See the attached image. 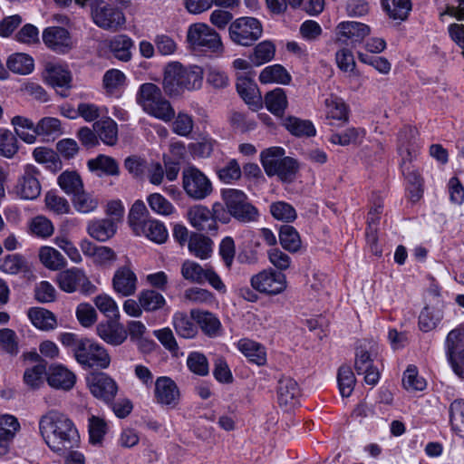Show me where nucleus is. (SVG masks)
Returning <instances> with one entry per match:
<instances>
[{
  "label": "nucleus",
  "instance_id": "13",
  "mask_svg": "<svg viewBox=\"0 0 464 464\" xmlns=\"http://www.w3.org/2000/svg\"><path fill=\"white\" fill-rule=\"evenodd\" d=\"M42 39L48 49L59 54L68 53L74 47L70 32L63 26L46 27L43 31Z\"/></svg>",
  "mask_w": 464,
  "mask_h": 464
},
{
  "label": "nucleus",
  "instance_id": "28",
  "mask_svg": "<svg viewBox=\"0 0 464 464\" xmlns=\"http://www.w3.org/2000/svg\"><path fill=\"white\" fill-rule=\"evenodd\" d=\"M87 166L92 172H95L99 177L102 175L118 176L120 174L118 162L113 158L106 155H99L89 160Z\"/></svg>",
  "mask_w": 464,
  "mask_h": 464
},
{
  "label": "nucleus",
  "instance_id": "45",
  "mask_svg": "<svg viewBox=\"0 0 464 464\" xmlns=\"http://www.w3.org/2000/svg\"><path fill=\"white\" fill-rule=\"evenodd\" d=\"M39 258L42 264L51 270H59L66 266V260L63 256L51 246L41 247Z\"/></svg>",
  "mask_w": 464,
  "mask_h": 464
},
{
  "label": "nucleus",
  "instance_id": "64",
  "mask_svg": "<svg viewBox=\"0 0 464 464\" xmlns=\"http://www.w3.org/2000/svg\"><path fill=\"white\" fill-rule=\"evenodd\" d=\"M34 133L41 136H58L62 134L61 122L57 118H43L35 125Z\"/></svg>",
  "mask_w": 464,
  "mask_h": 464
},
{
  "label": "nucleus",
  "instance_id": "63",
  "mask_svg": "<svg viewBox=\"0 0 464 464\" xmlns=\"http://www.w3.org/2000/svg\"><path fill=\"white\" fill-rule=\"evenodd\" d=\"M126 77L122 72L117 69H111L103 75V87L107 93H115L125 83Z\"/></svg>",
  "mask_w": 464,
  "mask_h": 464
},
{
  "label": "nucleus",
  "instance_id": "53",
  "mask_svg": "<svg viewBox=\"0 0 464 464\" xmlns=\"http://www.w3.org/2000/svg\"><path fill=\"white\" fill-rule=\"evenodd\" d=\"M72 204L74 208L83 214L93 212L99 205V200L92 194L83 190V188L73 196Z\"/></svg>",
  "mask_w": 464,
  "mask_h": 464
},
{
  "label": "nucleus",
  "instance_id": "22",
  "mask_svg": "<svg viewBox=\"0 0 464 464\" xmlns=\"http://www.w3.org/2000/svg\"><path fill=\"white\" fill-rule=\"evenodd\" d=\"M300 389L298 383L291 377L283 376L278 381L277 401L281 407H295L299 402Z\"/></svg>",
  "mask_w": 464,
  "mask_h": 464
},
{
  "label": "nucleus",
  "instance_id": "42",
  "mask_svg": "<svg viewBox=\"0 0 464 464\" xmlns=\"http://www.w3.org/2000/svg\"><path fill=\"white\" fill-rule=\"evenodd\" d=\"M108 431L106 420L101 417L91 415L88 418L89 441L92 445H102Z\"/></svg>",
  "mask_w": 464,
  "mask_h": 464
},
{
  "label": "nucleus",
  "instance_id": "43",
  "mask_svg": "<svg viewBox=\"0 0 464 464\" xmlns=\"http://www.w3.org/2000/svg\"><path fill=\"white\" fill-rule=\"evenodd\" d=\"M259 81L262 83L277 82L281 84H288L291 81V76L282 65L274 64L266 67L260 72Z\"/></svg>",
  "mask_w": 464,
  "mask_h": 464
},
{
  "label": "nucleus",
  "instance_id": "30",
  "mask_svg": "<svg viewBox=\"0 0 464 464\" xmlns=\"http://www.w3.org/2000/svg\"><path fill=\"white\" fill-rule=\"evenodd\" d=\"M283 125L292 135L296 137H313L316 134V130L309 120L288 116L283 121Z\"/></svg>",
  "mask_w": 464,
  "mask_h": 464
},
{
  "label": "nucleus",
  "instance_id": "54",
  "mask_svg": "<svg viewBox=\"0 0 464 464\" xmlns=\"http://www.w3.org/2000/svg\"><path fill=\"white\" fill-rule=\"evenodd\" d=\"M98 310L109 319H119L120 311L115 300L107 294H101L93 298Z\"/></svg>",
  "mask_w": 464,
  "mask_h": 464
},
{
  "label": "nucleus",
  "instance_id": "58",
  "mask_svg": "<svg viewBox=\"0 0 464 464\" xmlns=\"http://www.w3.org/2000/svg\"><path fill=\"white\" fill-rule=\"evenodd\" d=\"M0 270L5 274L16 275L27 270V262L19 254L7 255L0 264Z\"/></svg>",
  "mask_w": 464,
  "mask_h": 464
},
{
  "label": "nucleus",
  "instance_id": "36",
  "mask_svg": "<svg viewBox=\"0 0 464 464\" xmlns=\"http://www.w3.org/2000/svg\"><path fill=\"white\" fill-rule=\"evenodd\" d=\"M285 150L281 147H271L261 152V163L267 176L276 175V167L285 158Z\"/></svg>",
  "mask_w": 464,
  "mask_h": 464
},
{
  "label": "nucleus",
  "instance_id": "8",
  "mask_svg": "<svg viewBox=\"0 0 464 464\" xmlns=\"http://www.w3.org/2000/svg\"><path fill=\"white\" fill-rule=\"evenodd\" d=\"M187 41L194 50L210 51L213 53L222 50L219 34L206 24H191L187 32Z\"/></svg>",
  "mask_w": 464,
  "mask_h": 464
},
{
  "label": "nucleus",
  "instance_id": "48",
  "mask_svg": "<svg viewBox=\"0 0 464 464\" xmlns=\"http://www.w3.org/2000/svg\"><path fill=\"white\" fill-rule=\"evenodd\" d=\"M279 241L283 248L289 252H297L301 248V239L296 229L289 225L282 226Z\"/></svg>",
  "mask_w": 464,
  "mask_h": 464
},
{
  "label": "nucleus",
  "instance_id": "6",
  "mask_svg": "<svg viewBox=\"0 0 464 464\" xmlns=\"http://www.w3.org/2000/svg\"><path fill=\"white\" fill-rule=\"evenodd\" d=\"M222 199L229 214L241 222H253L258 217L257 209L247 201L246 195L238 189L222 190Z\"/></svg>",
  "mask_w": 464,
  "mask_h": 464
},
{
  "label": "nucleus",
  "instance_id": "50",
  "mask_svg": "<svg viewBox=\"0 0 464 464\" xmlns=\"http://www.w3.org/2000/svg\"><path fill=\"white\" fill-rule=\"evenodd\" d=\"M443 313L436 307L426 306L420 312L419 316V326L423 332L433 330L441 321Z\"/></svg>",
  "mask_w": 464,
  "mask_h": 464
},
{
  "label": "nucleus",
  "instance_id": "46",
  "mask_svg": "<svg viewBox=\"0 0 464 464\" xmlns=\"http://www.w3.org/2000/svg\"><path fill=\"white\" fill-rule=\"evenodd\" d=\"M60 188L68 195H75L83 188V182L76 171H63L58 177Z\"/></svg>",
  "mask_w": 464,
  "mask_h": 464
},
{
  "label": "nucleus",
  "instance_id": "59",
  "mask_svg": "<svg viewBox=\"0 0 464 464\" xmlns=\"http://www.w3.org/2000/svg\"><path fill=\"white\" fill-rule=\"evenodd\" d=\"M206 269H204L199 264L186 260L181 266V275L184 279L196 284H202L205 282Z\"/></svg>",
  "mask_w": 464,
  "mask_h": 464
},
{
  "label": "nucleus",
  "instance_id": "16",
  "mask_svg": "<svg viewBox=\"0 0 464 464\" xmlns=\"http://www.w3.org/2000/svg\"><path fill=\"white\" fill-rule=\"evenodd\" d=\"M187 218L189 224L197 230L216 233L218 225L211 210L203 205H194L188 209Z\"/></svg>",
  "mask_w": 464,
  "mask_h": 464
},
{
  "label": "nucleus",
  "instance_id": "44",
  "mask_svg": "<svg viewBox=\"0 0 464 464\" xmlns=\"http://www.w3.org/2000/svg\"><path fill=\"white\" fill-rule=\"evenodd\" d=\"M172 324L179 336L186 339H191L198 334V328L185 313L178 312L174 314Z\"/></svg>",
  "mask_w": 464,
  "mask_h": 464
},
{
  "label": "nucleus",
  "instance_id": "39",
  "mask_svg": "<svg viewBox=\"0 0 464 464\" xmlns=\"http://www.w3.org/2000/svg\"><path fill=\"white\" fill-rule=\"evenodd\" d=\"M238 349L257 365H264L266 362L265 348L256 342L242 339L238 342Z\"/></svg>",
  "mask_w": 464,
  "mask_h": 464
},
{
  "label": "nucleus",
  "instance_id": "32",
  "mask_svg": "<svg viewBox=\"0 0 464 464\" xmlns=\"http://www.w3.org/2000/svg\"><path fill=\"white\" fill-rule=\"evenodd\" d=\"M93 129L97 133V137L109 146H113L118 140V127L117 123L111 118L97 121L93 124Z\"/></svg>",
  "mask_w": 464,
  "mask_h": 464
},
{
  "label": "nucleus",
  "instance_id": "37",
  "mask_svg": "<svg viewBox=\"0 0 464 464\" xmlns=\"http://www.w3.org/2000/svg\"><path fill=\"white\" fill-rule=\"evenodd\" d=\"M138 301L145 312H156L166 305L165 297L153 289L140 291Z\"/></svg>",
  "mask_w": 464,
  "mask_h": 464
},
{
  "label": "nucleus",
  "instance_id": "12",
  "mask_svg": "<svg viewBox=\"0 0 464 464\" xmlns=\"http://www.w3.org/2000/svg\"><path fill=\"white\" fill-rule=\"evenodd\" d=\"M445 347L452 371L460 379H464V343L459 330H452L448 334Z\"/></svg>",
  "mask_w": 464,
  "mask_h": 464
},
{
  "label": "nucleus",
  "instance_id": "51",
  "mask_svg": "<svg viewBox=\"0 0 464 464\" xmlns=\"http://www.w3.org/2000/svg\"><path fill=\"white\" fill-rule=\"evenodd\" d=\"M450 422L452 430L464 437V401L458 399L450 405Z\"/></svg>",
  "mask_w": 464,
  "mask_h": 464
},
{
  "label": "nucleus",
  "instance_id": "10",
  "mask_svg": "<svg viewBox=\"0 0 464 464\" xmlns=\"http://www.w3.org/2000/svg\"><path fill=\"white\" fill-rule=\"evenodd\" d=\"M56 283L59 288L66 293L80 290L85 295H91L96 291V286L89 280L84 271L78 267L61 271L56 276Z\"/></svg>",
  "mask_w": 464,
  "mask_h": 464
},
{
  "label": "nucleus",
  "instance_id": "2",
  "mask_svg": "<svg viewBox=\"0 0 464 464\" xmlns=\"http://www.w3.org/2000/svg\"><path fill=\"white\" fill-rule=\"evenodd\" d=\"M202 83L199 68H186L179 62H171L164 70L163 89L169 96H178L185 90L198 89Z\"/></svg>",
  "mask_w": 464,
  "mask_h": 464
},
{
  "label": "nucleus",
  "instance_id": "33",
  "mask_svg": "<svg viewBox=\"0 0 464 464\" xmlns=\"http://www.w3.org/2000/svg\"><path fill=\"white\" fill-rule=\"evenodd\" d=\"M27 314L31 323L38 329L49 331L56 326L54 314L45 308L32 307L28 310Z\"/></svg>",
  "mask_w": 464,
  "mask_h": 464
},
{
  "label": "nucleus",
  "instance_id": "24",
  "mask_svg": "<svg viewBox=\"0 0 464 464\" xmlns=\"http://www.w3.org/2000/svg\"><path fill=\"white\" fill-rule=\"evenodd\" d=\"M190 315L198 323L202 332L208 337L213 338L221 334V323L214 314L208 311L192 309Z\"/></svg>",
  "mask_w": 464,
  "mask_h": 464
},
{
  "label": "nucleus",
  "instance_id": "34",
  "mask_svg": "<svg viewBox=\"0 0 464 464\" xmlns=\"http://www.w3.org/2000/svg\"><path fill=\"white\" fill-rule=\"evenodd\" d=\"M326 107V117L328 120L336 121L340 123L346 122L349 119V110L343 99L336 96H330L324 102Z\"/></svg>",
  "mask_w": 464,
  "mask_h": 464
},
{
  "label": "nucleus",
  "instance_id": "55",
  "mask_svg": "<svg viewBox=\"0 0 464 464\" xmlns=\"http://www.w3.org/2000/svg\"><path fill=\"white\" fill-rule=\"evenodd\" d=\"M337 381L340 393L343 397H349L354 388L356 379L348 365H342L338 370Z\"/></svg>",
  "mask_w": 464,
  "mask_h": 464
},
{
  "label": "nucleus",
  "instance_id": "21",
  "mask_svg": "<svg viewBox=\"0 0 464 464\" xmlns=\"http://www.w3.org/2000/svg\"><path fill=\"white\" fill-rule=\"evenodd\" d=\"M370 33L371 29L365 24L355 21L342 22L336 27V40L343 44L348 40L361 43Z\"/></svg>",
  "mask_w": 464,
  "mask_h": 464
},
{
  "label": "nucleus",
  "instance_id": "23",
  "mask_svg": "<svg viewBox=\"0 0 464 464\" xmlns=\"http://www.w3.org/2000/svg\"><path fill=\"white\" fill-rule=\"evenodd\" d=\"M236 86L239 96L252 111L262 107V97L254 80L246 76L237 77Z\"/></svg>",
  "mask_w": 464,
  "mask_h": 464
},
{
  "label": "nucleus",
  "instance_id": "57",
  "mask_svg": "<svg viewBox=\"0 0 464 464\" xmlns=\"http://www.w3.org/2000/svg\"><path fill=\"white\" fill-rule=\"evenodd\" d=\"M335 60L339 69L345 72H349L350 78L360 77V72L356 70L353 54L350 50H339L335 54Z\"/></svg>",
  "mask_w": 464,
  "mask_h": 464
},
{
  "label": "nucleus",
  "instance_id": "20",
  "mask_svg": "<svg viewBox=\"0 0 464 464\" xmlns=\"http://www.w3.org/2000/svg\"><path fill=\"white\" fill-rule=\"evenodd\" d=\"M138 278L127 266L118 268L112 277L113 290L122 297L133 295L137 290Z\"/></svg>",
  "mask_w": 464,
  "mask_h": 464
},
{
  "label": "nucleus",
  "instance_id": "1",
  "mask_svg": "<svg viewBox=\"0 0 464 464\" xmlns=\"http://www.w3.org/2000/svg\"><path fill=\"white\" fill-rule=\"evenodd\" d=\"M39 431L53 451L68 450L79 446L80 436L74 424L56 410H51L40 417Z\"/></svg>",
  "mask_w": 464,
  "mask_h": 464
},
{
  "label": "nucleus",
  "instance_id": "56",
  "mask_svg": "<svg viewBox=\"0 0 464 464\" xmlns=\"http://www.w3.org/2000/svg\"><path fill=\"white\" fill-rule=\"evenodd\" d=\"M275 53V45L270 41H263L255 47L250 60L253 64L259 66L270 62L274 58Z\"/></svg>",
  "mask_w": 464,
  "mask_h": 464
},
{
  "label": "nucleus",
  "instance_id": "7",
  "mask_svg": "<svg viewBox=\"0 0 464 464\" xmlns=\"http://www.w3.org/2000/svg\"><path fill=\"white\" fill-rule=\"evenodd\" d=\"M75 360L82 366L106 369L111 363L107 350L93 340L84 338L75 351Z\"/></svg>",
  "mask_w": 464,
  "mask_h": 464
},
{
  "label": "nucleus",
  "instance_id": "49",
  "mask_svg": "<svg viewBox=\"0 0 464 464\" xmlns=\"http://www.w3.org/2000/svg\"><path fill=\"white\" fill-rule=\"evenodd\" d=\"M12 124L14 127L15 133L26 143H34L35 141L34 122L25 117L14 116L12 119Z\"/></svg>",
  "mask_w": 464,
  "mask_h": 464
},
{
  "label": "nucleus",
  "instance_id": "19",
  "mask_svg": "<svg viewBox=\"0 0 464 464\" xmlns=\"http://www.w3.org/2000/svg\"><path fill=\"white\" fill-rule=\"evenodd\" d=\"M116 320L117 319H109L98 324L96 326L98 336L108 344L113 346L123 343L128 336L127 330Z\"/></svg>",
  "mask_w": 464,
  "mask_h": 464
},
{
  "label": "nucleus",
  "instance_id": "52",
  "mask_svg": "<svg viewBox=\"0 0 464 464\" xmlns=\"http://www.w3.org/2000/svg\"><path fill=\"white\" fill-rule=\"evenodd\" d=\"M365 136V130L362 128H348L342 133H334L330 137L333 144L347 146L351 143L360 142Z\"/></svg>",
  "mask_w": 464,
  "mask_h": 464
},
{
  "label": "nucleus",
  "instance_id": "27",
  "mask_svg": "<svg viewBox=\"0 0 464 464\" xmlns=\"http://www.w3.org/2000/svg\"><path fill=\"white\" fill-rule=\"evenodd\" d=\"M87 232L92 238L104 242L114 236L116 225L111 218L95 219L89 222Z\"/></svg>",
  "mask_w": 464,
  "mask_h": 464
},
{
  "label": "nucleus",
  "instance_id": "9",
  "mask_svg": "<svg viewBox=\"0 0 464 464\" xmlns=\"http://www.w3.org/2000/svg\"><path fill=\"white\" fill-rule=\"evenodd\" d=\"M182 188L187 196L194 200H202L213 190L209 179L198 169L187 167L182 171Z\"/></svg>",
  "mask_w": 464,
  "mask_h": 464
},
{
  "label": "nucleus",
  "instance_id": "61",
  "mask_svg": "<svg viewBox=\"0 0 464 464\" xmlns=\"http://www.w3.org/2000/svg\"><path fill=\"white\" fill-rule=\"evenodd\" d=\"M403 387L409 392L423 391L426 387V382L419 376L415 366L410 365L403 373Z\"/></svg>",
  "mask_w": 464,
  "mask_h": 464
},
{
  "label": "nucleus",
  "instance_id": "11",
  "mask_svg": "<svg viewBox=\"0 0 464 464\" xmlns=\"http://www.w3.org/2000/svg\"><path fill=\"white\" fill-rule=\"evenodd\" d=\"M251 286L259 293L276 295L286 287L285 276L272 269L263 270L250 279Z\"/></svg>",
  "mask_w": 464,
  "mask_h": 464
},
{
  "label": "nucleus",
  "instance_id": "35",
  "mask_svg": "<svg viewBox=\"0 0 464 464\" xmlns=\"http://www.w3.org/2000/svg\"><path fill=\"white\" fill-rule=\"evenodd\" d=\"M265 103L271 113L282 117L288 104L285 91L281 88H276L267 92L265 96Z\"/></svg>",
  "mask_w": 464,
  "mask_h": 464
},
{
  "label": "nucleus",
  "instance_id": "14",
  "mask_svg": "<svg viewBox=\"0 0 464 464\" xmlns=\"http://www.w3.org/2000/svg\"><path fill=\"white\" fill-rule=\"evenodd\" d=\"M39 169L31 164L24 167V174L18 179L14 187V192L17 197L23 199L33 200L37 198L42 190L38 177Z\"/></svg>",
  "mask_w": 464,
  "mask_h": 464
},
{
  "label": "nucleus",
  "instance_id": "25",
  "mask_svg": "<svg viewBox=\"0 0 464 464\" xmlns=\"http://www.w3.org/2000/svg\"><path fill=\"white\" fill-rule=\"evenodd\" d=\"M44 79L53 87L71 88L72 74L63 65L47 63L44 69Z\"/></svg>",
  "mask_w": 464,
  "mask_h": 464
},
{
  "label": "nucleus",
  "instance_id": "5",
  "mask_svg": "<svg viewBox=\"0 0 464 464\" xmlns=\"http://www.w3.org/2000/svg\"><path fill=\"white\" fill-rule=\"evenodd\" d=\"M228 33L233 43L248 47L262 36L263 26L258 19L243 16L237 18L230 24Z\"/></svg>",
  "mask_w": 464,
  "mask_h": 464
},
{
  "label": "nucleus",
  "instance_id": "18",
  "mask_svg": "<svg viewBox=\"0 0 464 464\" xmlns=\"http://www.w3.org/2000/svg\"><path fill=\"white\" fill-rule=\"evenodd\" d=\"M46 380L53 389L70 391L76 382V375L63 364H52L47 369Z\"/></svg>",
  "mask_w": 464,
  "mask_h": 464
},
{
  "label": "nucleus",
  "instance_id": "60",
  "mask_svg": "<svg viewBox=\"0 0 464 464\" xmlns=\"http://www.w3.org/2000/svg\"><path fill=\"white\" fill-rule=\"evenodd\" d=\"M152 211L162 216H170L176 212L175 207L160 193L150 194L147 198Z\"/></svg>",
  "mask_w": 464,
  "mask_h": 464
},
{
  "label": "nucleus",
  "instance_id": "3",
  "mask_svg": "<svg viewBox=\"0 0 464 464\" xmlns=\"http://www.w3.org/2000/svg\"><path fill=\"white\" fill-rule=\"evenodd\" d=\"M136 101L143 111L163 121H170L175 117V111L161 93L156 84L146 82L140 86Z\"/></svg>",
  "mask_w": 464,
  "mask_h": 464
},
{
  "label": "nucleus",
  "instance_id": "47",
  "mask_svg": "<svg viewBox=\"0 0 464 464\" xmlns=\"http://www.w3.org/2000/svg\"><path fill=\"white\" fill-rule=\"evenodd\" d=\"M7 68L17 74H28L34 67V60L25 53H14L6 62Z\"/></svg>",
  "mask_w": 464,
  "mask_h": 464
},
{
  "label": "nucleus",
  "instance_id": "62",
  "mask_svg": "<svg viewBox=\"0 0 464 464\" xmlns=\"http://www.w3.org/2000/svg\"><path fill=\"white\" fill-rule=\"evenodd\" d=\"M276 175L285 182H292L298 170V163L290 157H285L281 162L276 167Z\"/></svg>",
  "mask_w": 464,
  "mask_h": 464
},
{
  "label": "nucleus",
  "instance_id": "41",
  "mask_svg": "<svg viewBox=\"0 0 464 464\" xmlns=\"http://www.w3.org/2000/svg\"><path fill=\"white\" fill-rule=\"evenodd\" d=\"M133 41L125 34L116 35L110 43V48L115 58L128 62L131 58Z\"/></svg>",
  "mask_w": 464,
  "mask_h": 464
},
{
  "label": "nucleus",
  "instance_id": "31",
  "mask_svg": "<svg viewBox=\"0 0 464 464\" xmlns=\"http://www.w3.org/2000/svg\"><path fill=\"white\" fill-rule=\"evenodd\" d=\"M417 134V129L411 126H405L400 130L398 140L399 152L401 158L406 157L411 160L416 154L414 144Z\"/></svg>",
  "mask_w": 464,
  "mask_h": 464
},
{
  "label": "nucleus",
  "instance_id": "29",
  "mask_svg": "<svg viewBox=\"0 0 464 464\" xmlns=\"http://www.w3.org/2000/svg\"><path fill=\"white\" fill-rule=\"evenodd\" d=\"M134 233L138 236L144 235L150 240L157 244L164 243L169 237L168 230L164 224L156 219H148L141 225V227L135 230Z\"/></svg>",
  "mask_w": 464,
  "mask_h": 464
},
{
  "label": "nucleus",
  "instance_id": "26",
  "mask_svg": "<svg viewBox=\"0 0 464 464\" xmlns=\"http://www.w3.org/2000/svg\"><path fill=\"white\" fill-rule=\"evenodd\" d=\"M19 429L20 424L14 416L6 414L0 417V457L9 452L10 444Z\"/></svg>",
  "mask_w": 464,
  "mask_h": 464
},
{
  "label": "nucleus",
  "instance_id": "17",
  "mask_svg": "<svg viewBox=\"0 0 464 464\" xmlns=\"http://www.w3.org/2000/svg\"><path fill=\"white\" fill-rule=\"evenodd\" d=\"M92 394L106 403L111 402L118 392V386L114 380L104 372H100L92 377L89 382Z\"/></svg>",
  "mask_w": 464,
  "mask_h": 464
},
{
  "label": "nucleus",
  "instance_id": "4",
  "mask_svg": "<svg viewBox=\"0 0 464 464\" xmlns=\"http://www.w3.org/2000/svg\"><path fill=\"white\" fill-rule=\"evenodd\" d=\"M88 3L92 21L98 27L113 33L124 27L126 17L121 7L113 6L103 0H88Z\"/></svg>",
  "mask_w": 464,
  "mask_h": 464
},
{
  "label": "nucleus",
  "instance_id": "40",
  "mask_svg": "<svg viewBox=\"0 0 464 464\" xmlns=\"http://www.w3.org/2000/svg\"><path fill=\"white\" fill-rule=\"evenodd\" d=\"M388 15L394 20H405L412 7L411 0H382Z\"/></svg>",
  "mask_w": 464,
  "mask_h": 464
},
{
  "label": "nucleus",
  "instance_id": "38",
  "mask_svg": "<svg viewBox=\"0 0 464 464\" xmlns=\"http://www.w3.org/2000/svg\"><path fill=\"white\" fill-rule=\"evenodd\" d=\"M212 240L201 234H192L188 240V250L200 259H207L212 253Z\"/></svg>",
  "mask_w": 464,
  "mask_h": 464
},
{
  "label": "nucleus",
  "instance_id": "15",
  "mask_svg": "<svg viewBox=\"0 0 464 464\" xmlns=\"http://www.w3.org/2000/svg\"><path fill=\"white\" fill-rule=\"evenodd\" d=\"M154 398L160 405L175 408L179 402V389L171 378L160 376L155 382Z\"/></svg>",
  "mask_w": 464,
  "mask_h": 464
}]
</instances>
